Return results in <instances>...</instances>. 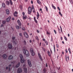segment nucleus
I'll return each instance as SVG.
<instances>
[{
	"mask_svg": "<svg viewBox=\"0 0 73 73\" xmlns=\"http://www.w3.org/2000/svg\"><path fill=\"white\" fill-rule=\"evenodd\" d=\"M19 56L21 58V62L22 63L25 62V60L24 59V58H23V56L22 54H20L19 55Z\"/></svg>",
	"mask_w": 73,
	"mask_h": 73,
	"instance_id": "obj_2",
	"label": "nucleus"
},
{
	"mask_svg": "<svg viewBox=\"0 0 73 73\" xmlns=\"http://www.w3.org/2000/svg\"><path fill=\"white\" fill-rule=\"evenodd\" d=\"M26 17H27V16H23V19L24 20H25V19H26Z\"/></svg>",
	"mask_w": 73,
	"mask_h": 73,
	"instance_id": "obj_25",
	"label": "nucleus"
},
{
	"mask_svg": "<svg viewBox=\"0 0 73 73\" xmlns=\"http://www.w3.org/2000/svg\"><path fill=\"white\" fill-rule=\"evenodd\" d=\"M37 2L39 4H41V3L40 1V0H37Z\"/></svg>",
	"mask_w": 73,
	"mask_h": 73,
	"instance_id": "obj_21",
	"label": "nucleus"
},
{
	"mask_svg": "<svg viewBox=\"0 0 73 73\" xmlns=\"http://www.w3.org/2000/svg\"><path fill=\"white\" fill-rule=\"evenodd\" d=\"M29 41L30 43H31V42H32V40H30Z\"/></svg>",
	"mask_w": 73,
	"mask_h": 73,
	"instance_id": "obj_63",
	"label": "nucleus"
},
{
	"mask_svg": "<svg viewBox=\"0 0 73 73\" xmlns=\"http://www.w3.org/2000/svg\"><path fill=\"white\" fill-rule=\"evenodd\" d=\"M24 66H25V64H23V67H24Z\"/></svg>",
	"mask_w": 73,
	"mask_h": 73,
	"instance_id": "obj_55",
	"label": "nucleus"
},
{
	"mask_svg": "<svg viewBox=\"0 0 73 73\" xmlns=\"http://www.w3.org/2000/svg\"><path fill=\"white\" fill-rule=\"evenodd\" d=\"M15 50L17 52V51H18V47H15L14 48Z\"/></svg>",
	"mask_w": 73,
	"mask_h": 73,
	"instance_id": "obj_17",
	"label": "nucleus"
},
{
	"mask_svg": "<svg viewBox=\"0 0 73 73\" xmlns=\"http://www.w3.org/2000/svg\"><path fill=\"white\" fill-rule=\"evenodd\" d=\"M23 43L25 45H26V44H27V42H26V40H25L24 39Z\"/></svg>",
	"mask_w": 73,
	"mask_h": 73,
	"instance_id": "obj_19",
	"label": "nucleus"
},
{
	"mask_svg": "<svg viewBox=\"0 0 73 73\" xmlns=\"http://www.w3.org/2000/svg\"><path fill=\"white\" fill-rule=\"evenodd\" d=\"M27 62L28 65L30 66H32V64H31V61L30 60H27Z\"/></svg>",
	"mask_w": 73,
	"mask_h": 73,
	"instance_id": "obj_4",
	"label": "nucleus"
},
{
	"mask_svg": "<svg viewBox=\"0 0 73 73\" xmlns=\"http://www.w3.org/2000/svg\"><path fill=\"white\" fill-rule=\"evenodd\" d=\"M47 35H49L50 33L49 32H48V31H47Z\"/></svg>",
	"mask_w": 73,
	"mask_h": 73,
	"instance_id": "obj_54",
	"label": "nucleus"
},
{
	"mask_svg": "<svg viewBox=\"0 0 73 73\" xmlns=\"http://www.w3.org/2000/svg\"><path fill=\"white\" fill-rule=\"evenodd\" d=\"M3 58H4L5 59H6L7 58V55H6L5 54H4L3 55Z\"/></svg>",
	"mask_w": 73,
	"mask_h": 73,
	"instance_id": "obj_11",
	"label": "nucleus"
},
{
	"mask_svg": "<svg viewBox=\"0 0 73 73\" xmlns=\"http://www.w3.org/2000/svg\"><path fill=\"white\" fill-rule=\"evenodd\" d=\"M22 14L23 16H24V15H25V13L24 12H23Z\"/></svg>",
	"mask_w": 73,
	"mask_h": 73,
	"instance_id": "obj_51",
	"label": "nucleus"
},
{
	"mask_svg": "<svg viewBox=\"0 0 73 73\" xmlns=\"http://www.w3.org/2000/svg\"><path fill=\"white\" fill-rule=\"evenodd\" d=\"M32 9H34V7H33V5L32 6Z\"/></svg>",
	"mask_w": 73,
	"mask_h": 73,
	"instance_id": "obj_47",
	"label": "nucleus"
},
{
	"mask_svg": "<svg viewBox=\"0 0 73 73\" xmlns=\"http://www.w3.org/2000/svg\"><path fill=\"white\" fill-rule=\"evenodd\" d=\"M8 46L9 49H12V45L10 43L8 44Z\"/></svg>",
	"mask_w": 73,
	"mask_h": 73,
	"instance_id": "obj_6",
	"label": "nucleus"
},
{
	"mask_svg": "<svg viewBox=\"0 0 73 73\" xmlns=\"http://www.w3.org/2000/svg\"><path fill=\"white\" fill-rule=\"evenodd\" d=\"M68 50L69 51H70V48H69L68 49Z\"/></svg>",
	"mask_w": 73,
	"mask_h": 73,
	"instance_id": "obj_57",
	"label": "nucleus"
},
{
	"mask_svg": "<svg viewBox=\"0 0 73 73\" xmlns=\"http://www.w3.org/2000/svg\"><path fill=\"white\" fill-rule=\"evenodd\" d=\"M68 37H69L70 36V35L69 34H68Z\"/></svg>",
	"mask_w": 73,
	"mask_h": 73,
	"instance_id": "obj_59",
	"label": "nucleus"
},
{
	"mask_svg": "<svg viewBox=\"0 0 73 73\" xmlns=\"http://www.w3.org/2000/svg\"><path fill=\"white\" fill-rule=\"evenodd\" d=\"M2 7H3L4 8V7H5V4L4 3H2Z\"/></svg>",
	"mask_w": 73,
	"mask_h": 73,
	"instance_id": "obj_28",
	"label": "nucleus"
},
{
	"mask_svg": "<svg viewBox=\"0 0 73 73\" xmlns=\"http://www.w3.org/2000/svg\"><path fill=\"white\" fill-rule=\"evenodd\" d=\"M56 46L57 48H58V45L56 44Z\"/></svg>",
	"mask_w": 73,
	"mask_h": 73,
	"instance_id": "obj_50",
	"label": "nucleus"
},
{
	"mask_svg": "<svg viewBox=\"0 0 73 73\" xmlns=\"http://www.w3.org/2000/svg\"><path fill=\"white\" fill-rule=\"evenodd\" d=\"M31 55L32 56H34L35 54V53L34 52H31Z\"/></svg>",
	"mask_w": 73,
	"mask_h": 73,
	"instance_id": "obj_20",
	"label": "nucleus"
},
{
	"mask_svg": "<svg viewBox=\"0 0 73 73\" xmlns=\"http://www.w3.org/2000/svg\"><path fill=\"white\" fill-rule=\"evenodd\" d=\"M24 69L25 73H26L27 72V68H24Z\"/></svg>",
	"mask_w": 73,
	"mask_h": 73,
	"instance_id": "obj_15",
	"label": "nucleus"
},
{
	"mask_svg": "<svg viewBox=\"0 0 73 73\" xmlns=\"http://www.w3.org/2000/svg\"><path fill=\"white\" fill-rule=\"evenodd\" d=\"M45 43L46 44V45H48V42L46 41H45Z\"/></svg>",
	"mask_w": 73,
	"mask_h": 73,
	"instance_id": "obj_35",
	"label": "nucleus"
},
{
	"mask_svg": "<svg viewBox=\"0 0 73 73\" xmlns=\"http://www.w3.org/2000/svg\"><path fill=\"white\" fill-rule=\"evenodd\" d=\"M52 7L53 8H54V9H56V8L53 5V4L52 5Z\"/></svg>",
	"mask_w": 73,
	"mask_h": 73,
	"instance_id": "obj_27",
	"label": "nucleus"
},
{
	"mask_svg": "<svg viewBox=\"0 0 73 73\" xmlns=\"http://www.w3.org/2000/svg\"><path fill=\"white\" fill-rule=\"evenodd\" d=\"M44 73H45V69H44Z\"/></svg>",
	"mask_w": 73,
	"mask_h": 73,
	"instance_id": "obj_62",
	"label": "nucleus"
},
{
	"mask_svg": "<svg viewBox=\"0 0 73 73\" xmlns=\"http://www.w3.org/2000/svg\"><path fill=\"white\" fill-rule=\"evenodd\" d=\"M6 13L7 15H9V13H10V12L9 11L8 9H7L6 10Z\"/></svg>",
	"mask_w": 73,
	"mask_h": 73,
	"instance_id": "obj_12",
	"label": "nucleus"
},
{
	"mask_svg": "<svg viewBox=\"0 0 73 73\" xmlns=\"http://www.w3.org/2000/svg\"><path fill=\"white\" fill-rule=\"evenodd\" d=\"M38 55L39 56V57L40 60H41V61H42V58L41 57V56L40 54L39 53H38Z\"/></svg>",
	"mask_w": 73,
	"mask_h": 73,
	"instance_id": "obj_13",
	"label": "nucleus"
},
{
	"mask_svg": "<svg viewBox=\"0 0 73 73\" xmlns=\"http://www.w3.org/2000/svg\"><path fill=\"white\" fill-rule=\"evenodd\" d=\"M11 19V17H9L7 18L6 19V21L7 22H9L10 21V19Z\"/></svg>",
	"mask_w": 73,
	"mask_h": 73,
	"instance_id": "obj_10",
	"label": "nucleus"
},
{
	"mask_svg": "<svg viewBox=\"0 0 73 73\" xmlns=\"http://www.w3.org/2000/svg\"><path fill=\"white\" fill-rule=\"evenodd\" d=\"M10 2L11 5H12V4H13V3L12 2V1H11V0H10Z\"/></svg>",
	"mask_w": 73,
	"mask_h": 73,
	"instance_id": "obj_33",
	"label": "nucleus"
},
{
	"mask_svg": "<svg viewBox=\"0 0 73 73\" xmlns=\"http://www.w3.org/2000/svg\"><path fill=\"white\" fill-rule=\"evenodd\" d=\"M14 16H17V14H16L15 13H14Z\"/></svg>",
	"mask_w": 73,
	"mask_h": 73,
	"instance_id": "obj_40",
	"label": "nucleus"
},
{
	"mask_svg": "<svg viewBox=\"0 0 73 73\" xmlns=\"http://www.w3.org/2000/svg\"><path fill=\"white\" fill-rule=\"evenodd\" d=\"M34 19L35 21L36 22V23H37V20H36V18L35 17H34Z\"/></svg>",
	"mask_w": 73,
	"mask_h": 73,
	"instance_id": "obj_22",
	"label": "nucleus"
},
{
	"mask_svg": "<svg viewBox=\"0 0 73 73\" xmlns=\"http://www.w3.org/2000/svg\"><path fill=\"white\" fill-rule=\"evenodd\" d=\"M70 1L71 4H73V1H72V0H71V1Z\"/></svg>",
	"mask_w": 73,
	"mask_h": 73,
	"instance_id": "obj_36",
	"label": "nucleus"
},
{
	"mask_svg": "<svg viewBox=\"0 0 73 73\" xmlns=\"http://www.w3.org/2000/svg\"><path fill=\"white\" fill-rule=\"evenodd\" d=\"M2 23H3V24H5V23H6V21H2Z\"/></svg>",
	"mask_w": 73,
	"mask_h": 73,
	"instance_id": "obj_31",
	"label": "nucleus"
},
{
	"mask_svg": "<svg viewBox=\"0 0 73 73\" xmlns=\"http://www.w3.org/2000/svg\"><path fill=\"white\" fill-rule=\"evenodd\" d=\"M11 64L9 65V71H10V70H11V68H10V67H11Z\"/></svg>",
	"mask_w": 73,
	"mask_h": 73,
	"instance_id": "obj_23",
	"label": "nucleus"
},
{
	"mask_svg": "<svg viewBox=\"0 0 73 73\" xmlns=\"http://www.w3.org/2000/svg\"><path fill=\"white\" fill-rule=\"evenodd\" d=\"M15 37L13 36L12 37V40H13L12 42H13L14 44H16V42H17V40H15V41H14L15 40Z\"/></svg>",
	"mask_w": 73,
	"mask_h": 73,
	"instance_id": "obj_3",
	"label": "nucleus"
},
{
	"mask_svg": "<svg viewBox=\"0 0 73 73\" xmlns=\"http://www.w3.org/2000/svg\"><path fill=\"white\" fill-rule=\"evenodd\" d=\"M31 12H32V8L31 7H29L28 9V13L30 14L31 13Z\"/></svg>",
	"mask_w": 73,
	"mask_h": 73,
	"instance_id": "obj_5",
	"label": "nucleus"
},
{
	"mask_svg": "<svg viewBox=\"0 0 73 73\" xmlns=\"http://www.w3.org/2000/svg\"><path fill=\"white\" fill-rule=\"evenodd\" d=\"M45 9L46 11H47V12H48V7H47L46 6H45Z\"/></svg>",
	"mask_w": 73,
	"mask_h": 73,
	"instance_id": "obj_34",
	"label": "nucleus"
},
{
	"mask_svg": "<svg viewBox=\"0 0 73 73\" xmlns=\"http://www.w3.org/2000/svg\"><path fill=\"white\" fill-rule=\"evenodd\" d=\"M26 48V47L25 46L23 47V52L25 55L27 57H28L29 56V53L28 50H25Z\"/></svg>",
	"mask_w": 73,
	"mask_h": 73,
	"instance_id": "obj_1",
	"label": "nucleus"
},
{
	"mask_svg": "<svg viewBox=\"0 0 73 73\" xmlns=\"http://www.w3.org/2000/svg\"><path fill=\"white\" fill-rule=\"evenodd\" d=\"M35 38L37 40H39V39H38V37H37V36L35 37Z\"/></svg>",
	"mask_w": 73,
	"mask_h": 73,
	"instance_id": "obj_32",
	"label": "nucleus"
},
{
	"mask_svg": "<svg viewBox=\"0 0 73 73\" xmlns=\"http://www.w3.org/2000/svg\"><path fill=\"white\" fill-rule=\"evenodd\" d=\"M37 33H39V31H38V30H37Z\"/></svg>",
	"mask_w": 73,
	"mask_h": 73,
	"instance_id": "obj_60",
	"label": "nucleus"
},
{
	"mask_svg": "<svg viewBox=\"0 0 73 73\" xmlns=\"http://www.w3.org/2000/svg\"><path fill=\"white\" fill-rule=\"evenodd\" d=\"M30 51L31 52V53H32L33 52V48H31L30 49Z\"/></svg>",
	"mask_w": 73,
	"mask_h": 73,
	"instance_id": "obj_26",
	"label": "nucleus"
},
{
	"mask_svg": "<svg viewBox=\"0 0 73 73\" xmlns=\"http://www.w3.org/2000/svg\"><path fill=\"white\" fill-rule=\"evenodd\" d=\"M22 29L23 31H25V29L24 27H23L22 28Z\"/></svg>",
	"mask_w": 73,
	"mask_h": 73,
	"instance_id": "obj_39",
	"label": "nucleus"
},
{
	"mask_svg": "<svg viewBox=\"0 0 73 73\" xmlns=\"http://www.w3.org/2000/svg\"><path fill=\"white\" fill-rule=\"evenodd\" d=\"M12 20H15V18H13L12 19Z\"/></svg>",
	"mask_w": 73,
	"mask_h": 73,
	"instance_id": "obj_61",
	"label": "nucleus"
},
{
	"mask_svg": "<svg viewBox=\"0 0 73 73\" xmlns=\"http://www.w3.org/2000/svg\"><path fill=\"white\" fill-rule=\"evenodd\" d=\"M48 55L49 56H50V52H49V51H48Z\"/></svg>",
	"mask_w": 73,
	"mask_h": 73,
	"instance_id": "obj_30",
	"label": "nucleus"
},
{
	"mask_svg": "<svg viewBox=\"0 0 73 73\" xmlns=\"http://www.w3.org/2000/svg\"><path fill=\"white\" fill-rule=\"evenodd\" d=\"M20 8L21 9H22L23 8V7H22V6H20Z\"/></svg>",
	"mask_w": 73,
	"mask_h": 73,
	"instance_id": "obj_43",
	"label": "nucleus"
},
{
	"mask_svg": "<svg viewBox=\"0 0 73 73\" xmlns=\"http://www.w3.org/2000/svg\"><path fill=\"white\" fill-rule=\"evenodd\" d=\"M13 58V56H11L10 55L9 57V60H12Z\"/></svg>",
	"mask_w": 73,
	"mask_h": 73,
	"instance_id": "obj_14",
	"label": "nucleus"
},
{
	"mask_svg": "<svg viewBox=\"0 0 73 73\" xmlns=\"http://www.w3.org/2000/svg\"><path fill=\"white\" fill-rule=\"evenodd\" d=\"M60 29H61V32L62 33V28H61V26H60Z\"/></svg>",
	"mask_w": 73,
	"mask_h": 73,
	"instance_id": "obj_41",
	"label": "nucleus"
},
{
	"mask_svg": "<svg viewBox=\"0 0 73 73\" xmlns=\"http://www.w3.org/2000/svg\"><path fill=\"white\" fill-rule=\"evenodd\" d=\"M57 8L59 10V11H60V8H59V7H58Z\"/></svg>",
	"mask_w": 73,
	"mask_h": 73,
	"instance_id": "obj_52",
	"label": "nucleus"
},
{
	"mask_svg": "<svg viewBox=\"0 0 73 73\" xmlns=\"http://www.w3.org/2000/svg\"><path fill=\"white\" fill-rule=\"evenodd\" d=\"M17 22L19 25L20 27V28H21V23L20 22V21L19 20H18L17 21Z\"/></svg>",
	"mask_w": 73,
	"mask_h": 73,
	"instance_id": "obj_8",
	"label": "nucleus"
},
{
	"mask_svg": "<svg viewBox=\"0 0 73 73\" xmlns=\"http://www.w3.org/2000/svg\"><path fill=\"white\" fill-rule=\"evenodd\" d=\"M17 72L18 73H21L22 72V70L20 68H19L17 70Z\"/></svg>",
	"mask_w": 73,
	"mask_h": 73,
	"instance_id": "obj_9",
	"label": "nucleus"
},
{
	"mask_svg": "<svg viewBox=\"0 0 73 73\" xmlns=\"http://www.w3.org/2000/svg\"><path fill=\"white\" fill-rule=\"evenodd\" d=\"M59 14H60V15H61V16H62V15L61 14V12L60 11L59 12Z\"/></svg>",
	"mask_w": 73,
	"mask_h": 73,
	"instance_id": "obj_38",
	"label": "nucleus"
},
{
	"mask_svg": "<svg viewBox=\"0 0 73 73\" xmlns=\"http://www.w3.org/2000/svg\"><path fill=\"white\" fill-rule=\"evenodd\" d=\"M66 61L67 62H68V60H67V58L66 57Z\"/></svg>",
	"mask_w": 73,
	"mask_h": 73,
	"instance_id": "obj_46",
	"label": "nucleus"
},
{
	"mask_svg": "<svg viewBox=\"0 0 73 73\" xmlns=\"http://www.w3.org/2000/svg\"><path fill=\"white\" fill-rule=\"evenodd\" d=\"M15 61H13V62H11V63H12V64H15Z\"/></svg>",
	"mask_w": 73,
	"mask_h": 73,
	"instance_id": "obj_48",
	"label": "nucleus"
},
{
	"mask_svg": "<svg viewBox=\"0 0 73 73\" xmlns=\"http://www.w3.org/2000/svg\"><path fill=\"white\" fill-rule=\"evenodd\" d=\"M54 31L55 34H57V32H56V30H54Z\"/></svg>",
	"mask_w": 73,
	"mask_h": 73,
	"instance_id": "obj_42",
	"label": "nucleus"
},
{
	"mask_svg": "<svg viewBox=\"0 0 73 73\" xmlns=\"http://www.w3.org/2000/svg\"><path fill=\"white\" fill-rule=\"evenodd\" d=\"M66 52L67 53H68V50H67V49L66 50Z\"/></svg>",
	"mask_w": 73,
	"mask_h": 73,
	"instance_id": "obj_56",
	"label": "nucleus"
},
{
	"mask_svg": "<svg viewBox=\"0 0 73 73\" xmlns=\"http://www.w3.org/2000/svg\"><path fill=\"white\" fill-rule=\"evenodd\" d=\"M3 24L1 25V27H3Z\"/></svg>",
	"mask_w": 73,
	"mask_h": 73,
	"instance_id": "obj_64",
	"label": "nucleus"
},
{
	"mask_svg": "<svg viewBox=\"0 0 73 73\" xmlns=\"http://www.w3.org/2000/svg\"><path fill=\"white\" fill-rule=\"evenodd\" d=\"M6 3L7 5H9V2L8 1H6Z\"/></svg>",
	"mask_w": 73,
	"mask_h": 73,
	"instance_id": "obj_24",
	"label": "nucleus"
},
{
	"mask_svg": "<svg viewBox=\"0 0 73 73\" xmlns=\"http://www.w3.org/2000/svg\"><path fill=\"white\" fill-rule=\"evenodd\" d=\"M54 52H55V46H54Z\"/></svg>",
	"mask_w": 73,
	"mask_h": 73,
	"instance_id": "obj_45",
	"label": "nucleus"
},
{
	"mask_svg": "<svg viewBox=\"0 0 73 73\" xmlns=\"http://www.w3.org/2000/svg\"><path fill=\"white\" fill-rule=\"evenodd\" d=\"M64 38L65 40L66 41H67V38H66V36H64Z\"/></svg>",
	"mask_w": 73,
	"mask_h": 73,
	"instance_id": "obj_37",
	"label": "nucleus"
},
{
	"mask_svg": "<svg viewBox=\"0 0 73 73\" xmlns=\"http://www.w3.org/2000/svg\"><path fill=\"white\" fill-rule=\"evenodd\" d=\"M37 14L36 15L37 17H39L40 16V15H39V14L38 13V12H37Z\"/></svg>",
	"mask_w": 73,
	"mask_h": 73,
	"instance_id": "obj_29",
	"label": "nucleus"
},
{
	"mask_svg": "<svg viewBox=\"0 0 73 73\" xmlns=\"http://www.w3.org/2000/svg\"><path fill=\"white\" fill-rule=\"evenodd\" d=\"M20 62H19L18 64L16 66V68H18L19 66H20Z\"/></svg>",
	"mask_w": 73,
	"mask_h": 73,
	"instance_id": "obj_18",
	"label": "nucleus"
},
{
	"mask_svg": "<svg viewBox=\"0 0 73 73\" xmlns=\"http://www.w3.org/2000/svg\"><path fill=\"white\" fill-rule=\"evenodd\" d=\"M31 4H33V1H32V0L31 1Z\"/></svg>",
	"mask_w": 73,
	"mask_h": 73,
	"instance_id": "obj_58",
	"label": "nucleus"
},
{
	"mask_svg": "<svg viewBox=\"0 0 73 73\" xmlns=\"http://www.w3.org/2000/svg\"><path fill=\"white\" fill-rule=\"evenodd\" d=\"M19 35L20 36H22V34L20 33L19 34Z\"/></svg>",
	"mask_w": 73,
	"mask_h": 73,
	"instance_id": "obj_44",
	"label": "nucleus"
},
{
	"mask_svg": "<svg viewBox=\"0 0 73 73\" xmlns=\"http://www.w3.org/2000/svg\"><path fill=\"white\" fill-rule=\"evenodd\" d=\"M33 12L34 13V12H35V9H33Z\"/></svg>",
	"mask_w": 73,
	"mask_h": 73,
	"instance_id": "obj_49",
	"label": "nucleus"
},
{
	"mask_svg": "<svg viewBox=\"0 0 73 73\" xmlns=\"http://www.w3.org/2000/svg\"><path fill=\"white\" fill-rule=\"evenodd\" d=\"M15 27L17 29H20V27H19V26L16 25L15 26Z\"/></svg>",
	"mask_w": 73,
	"mask_h": 73,
	"instance_id": "obj_16",
	"label": "nucleus"
},
{
	"mask_svg": "<svg viewBox=\"0 0 73 73\" xmlns=\"http://www.w3.org/2000/svg\"><path fill=\"white\" fill-rule=\"evenodd\" d=\"M16 13V14H18V13H17V11H15V13Z\"/></svg>",
	"mask_w": 73,
	"mask_h": 73,
	"instance_id": "obj_53",
	"label": "nucleus"
},
{
	"mask_svg": "<svg viewBox=\"0 0 73 73\" xmlns=\"http://www.w3.org/2000/svg\"><path fill=\"white\" fill-rule=\"evenodd\" d=\"M24 35L26 38H28V37H29V36H28V34H27V32H24Z\"/></svg>",
	"mask_w": 73,
	"mask_h": 73,
	"instance_id": "obj_7",
	"label": "nucleus"
}]
</instances>
